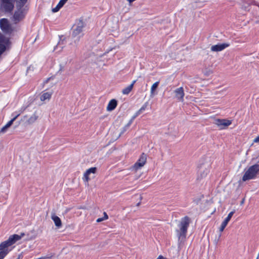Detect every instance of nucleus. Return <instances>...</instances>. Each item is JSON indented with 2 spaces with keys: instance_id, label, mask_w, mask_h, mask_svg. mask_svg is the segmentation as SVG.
Returning <instances> with one entry per match:
<instances>
[{
  "instance_id": "nucleus-1",
  "label": "nucleus",
  "mask_w": 259,
  "mask_h": 259,
  "mask_svg": "<svg viewBox=\"0 0 259 259\" xmlns=\"http://www.w3.org/2000/svg\"><path fill=\"white\" fill-rule=\"evenodd\" d=\"M24 235V233H21L20 235L14 234L10 236L6 241L2 242L0 244V259H3L9 253V246L20 240Z\"/></svg>"
},
{
  "instance_id": "nucleus-2",
  "label": "nucleus",
  "mask_w": 259,
  "mask_h": 259,
  "mask_svg": "<svg viewBox=\"0 0 259 259\" xmlns=\"http://www.w3.org/2000/svg\"><path fill=\"white\" fill-rule=\"evenodd\" d=\"M190 223V218L186 216L183 218L179 225V229L177 230L179 241H183L186 236L188 228Z\"/></svg>"
},
{
  "instance_id": "nucleus-3",
  "label": "nucleus",
  "mask_w": 259,
  "mask_h": 259,
  "mask_svg": "<svg viewBox=\"0 0 259 259\" xmlns=\"http://www.w3.org/2000/svg\"><path fill=\"white\" fill-rule=\"evenodd\" d=\"M211 167V162L209 159H206L201 162L198 166L197 179L205 178L208 174Z\"/></svg>"
},
{
  "instance_id": "nucleus-4",
  "label": "nucleus",
  "mask_w": 259,
  "mask_h": 259,
  "mask_svg": "<svg viewBox=\"0 0 259 259\" xmlns=\"http://www.w3.org/2000/svg\"><path fill=\"white\" fill-rule=\"evenodd\" d=\"M259 173V164H255L250 166L245 172L242 177V181L245 182L255 179Z\"/></svg>"
},
{
  "instance_id": "nucleus-5",
  "label": "nucleus",
  "mask_w": 259,
  "mask_h": 259,
  "mask_svg": "<svg viewBox=\"0 0 259 259\" xmlns=\"http://www.w3.org/2000/svg\"><path fill=\"white\" fill-rule=\"evenodd\" d=\"M25 15V9L23 7H17V10L14 12L12 20L14 23L17 24L24 19Z\"/></svg>"
},
{
  "instance_id": "nucleus-6",
  "label": "nucleus",
  "mask_w": 259,
  "mask_h": 259,
  "mask_svg": "<svg viewBox=\"0 0 259 259\" xmlns=\"http://www.w3.org/2000/svg\"><path fill=\"white\" fill-rule=\"evenodd\" d=\"M10 45L9 38L0 33V56L10 48Z\"/></svg>"
},
{
  "instance_id": "nucleus-7",
  "label": "nucleus",
  "mask_w": 259,
  "mask_h": 259,
  "mask_svg": "<svg viewBox=\"0 0 259 259\" xmlns=\"http://www.w3.org/2000/svg\"><path fill=\"white\" fill-rule=\"evenodd\" d=\"M15 0H1V7L6 12H11L14 8Z\"/></svg>"
},
{
  "instance_id": "nucleus-8",
  "label": "nucleus",
  "mask_w": 259,
  "mask_h": 259,
  "mask_svg": "<svg viewBox=\"0 0 259 259\" xmlns=\"http://www.w3.org/2000/svg\"><path fill=\"white\" fill-rule=\"evenodd\" d=\"M147 160V156L144 153H143L138 160L131 167V169L135 171H137L139 169L144 166Z\"/></svg>"
},
{
  "instance_id": "nucleus-9",
  "label": "nucleus",
  "mask_w": 259,
  "mask_h": 259,
  "mask_svg": "<svg viewBox=\"0 0 259 259\" xmlns=\"http://www.w3.org/2000/svg\"><path fill=\"white\" fill-rule=\"evenodd\" d=\"M231 121L226 119H216L214 123L220 129H224L231 124Z\"/></svg>"
},
{
  "instance_id": "nucleus-10",
  "label": "nucleus",
  "mask_w": 259,
  "mask_h": 259,
  "mask_svg": "<svg viewBox=\"0 0 259 259\" xmlns=\"http://www.w3.org/2000/svg\"><path fill=\"white\" fill-rule=\"evenodd\" d=\"M0 27L4 32L8 33L11 31V26L7 19L3 18L0 20Z\"/></svg>"
},
{
  "instance_id": "nucleus-11",
  "label": "nucleus",
  "mask_w": 259,
  "mask_h": 259,
  "mask_svg": "<svg viewBox=\"0 0 259 259\" xmlns=\"http://www.w3.org/2000/svg\"><path fill=\"white\" fill-rule=\"evenodd\" d=\"M230 44L228 43L219 44L212 46L210 50L212 52H220L228 47Z\"/></svg>"
},
{
  "instance_id": "nucleus-12",
  "label": "nucleus",
  "mask_w": 259,
  "mask_h": 259,
  "mask_svg": "<svg viewBox=\"0 0 259 259\" xmlns=\"http://www.w3.org/2000/svg\"><path fill=\"white\" fill-rule=\"evenodd\" d=\"M83 26V22L82 21H79L77 23L76 27L73 30L72 36L76 37L78 35L82 32Z\"/></svg>"
},
{
  "instance_id": "nucleus-13",
  "label": "nucleus",
  "mask_w": 259,
  "mask_h": 259,
  "mask_svg": "<svg viewBox=\"0 0 259 259\" xmlns=\"http://www.w3.org/2000/svg\"><path fill=\"white\" fill-rule=\"evenodd\" d=\"M174 92L176 98L180 101H183L185 93L183 87L176 89Z\"/></svg>"
},
{
  "instance_id": "nucleus-14",
  "label": "nucleus",
  "mask_w": 259,
  "mask_h": 259,
  "mask_svg": "<svg viewBox=\"0 0 259 259\" xmlns=\"http://www.w3.org/2000/svg\"><path fill=\"white\" fill-rule=\"evenodd\" d=\"M97 171V168L96 167H91L87 169L84 173L83 179L86 182H88L90 179L89 175L91 174H95Z\"/></svg>"
},
{
  "instance_id": "nucleus-15",
  "label": "nucleus",
  "mask_w": 259,
  "mask_h": 259,
  "mask_svg": "<svg viewBox=\"0 0 259 259\" xmlns=\"http://www.w3.org/2000/svg\"><path fill=\"white\" fill-rule=\"evenodd\" d=\"M117 105V102L115 99H112L110 100L107 106V110L108 111H111L113 110Z\"/></svg>"
},
{
  "instance_id": "nucleus-16",
  "label": "nucleus",
  "mask_w": 259,
  "mask_h": 259,
  "mask_svg": "<svg viewBox=\"0 0 259 259\" xmlns=\"http://www.w3.org/2000/svg\"><path fill=\"white\" fill-rule=\"evenodd\" d=\"M51 219L54 221L56 227L58 228H60L62 226V222L61 219L54 213L52 214Z\"/></svg>"
},
{
  "instance_id": "nucleus-17",
  "label": "nucleus",
  "mask_w": 259,
  "mask_h": 259,
  "mask_svg": "<svg viewBox=\"0 0 259 259\" xmlns=\"http://www.w3.org/2000/svg\"><path fill=\"white\" fill-rule=\"evenodd\" d=\"M53 94L52 92H45L42 94V95L40 96V100L41 101H45V100H49Z\"/></svg>"
},
{
  "instance_id": "nucleus-18",
  "label": "nucleus",
  "mask_w": 259,
  "mask_h": 259,
  "mask_svg": "<svg viewBox=\"0 0 259 259\" xmlns=\"http://www.w3.org/2000/svg\"><path fill=\"white\" fill-rule=\"evenodd\" d=\"M65 37H64L63 36H60V40L58 43V45L54 48V51L58 49L59 46H62L60 47V49L59 50V51H61L63 48L64 45H65Z\"/></svg>"
},
{
  "instance_id": "nucleus-19",
  "label": "nucleus",
  "mask_w": 259,
  "mask_h": 259,
  "mask_svg": "<svg viewBox=\"0 0 259 259\" xmlns=\"http://www.w3.org/2000/svg\"><path fill=\"white\" fill-rule=\"evenodd\" d=\"M159 83V81H156L154 83H153L151 88V91H150V97H153L154 96V92L155 91L157 88L158 84Z\"/></svg>"
},
{
  "instance_id": "nucleus-20",
  "label": "nucleus",
  "mask_w": 259,
  "mask_h": 259,
  "mask_svg": "<svg viewBox=\"0 0 259 259\" xmlns=\"http://www.w3.org/2000/svg\"><path fill=\"white\" fill-rule=\"evenodd\" d=\"M38 116L35 113L30 117V118L27 120V122L29 124H32L38 119Z\"/></svg>"
},
{
  "instance_id": "nucleus-21",
  "label": "nucleus",
  "mask_w": 259,
  "mask_h": 259,
  "mask_svg": "<svg viewBox=\"0 0 259 259\" xmlns=\"http://www.w3.org/2000/svg\"><path fill=\"white\" fill-rule=\"evenodd\" d=\"M133 89V85H129L122 90V93L124 95H128Z\"/></svg>"
},
{
  "instance_id": "nucleus-22",
  "label": "nucleus",
  "mask_w": 259,
  "mask_h": 259,
  "mask_svg": "<svg viewBox=\"0 0 259 259\" xmlns=\"http://www.w3.org/2000/svg\"><path fill=\"white\" fill-rule=\"evenodd\" d=\"M27 0H18L17 2V7H23L27 3Z\"/></svg>"
},
{
  "instance_id": "nucleus-23",
  "label": "nucleus",
  "mask_w": 259,
  "mask_h": 259,
  "mask_svg": "<svg viewBox=\"0 0 259 259\" xmlns=\"http://www.w3.org/2000/svg\"><path fill=\"white\" fill-rule=\"evenodd\" d=\"M147 103H145L136 113L135 115V116H138L139 114H140L143 111H144L146 107H147Z\"/></svg>"
},
{
  "instance_id": "nucleus-24",
  "label": "nucleus",
  "mask_w": 259,
  "mask_h": 259,
  "mask_svg": "<svg viewBox=\"0 0 259 259\" xmlns=\"http://www.w3.org/2000/svg\"><path fill=\"white\" fill-rule=\"evenodd\" d=\"M235 210H233V211H231L228 215L227 217L225 219V221L229 222L230 220H231V218L232 217L233 214L235 213Z\"/></svg>"
},
{
  "instance_id": "nucleus-25",
  "label": "nucleus",
  "mask_w": 259,
  "mask_h": 259,
  "mask_svg": "<svg viewBox=\"0 0 259 259\" xmlns=\"http://www.w3.org/2000/svg\"><path fill=\"white\" fill-rule=\"evenodd\" d=\"M61 8H62V7H61V6H60V5H59L58 4V5H57V6H56L55 8H53V9H52V11H53V12H54V13L57 12H58V11H59V10Z\"/></svg>"
},
{
  "instance_id": "nucleus-26",
  "label": "nucleus",
  "mask_w": 259,
  "mask_h": 259,
  "mask_svg": "<svg viewBox=\"0 0 259 259\" xmlns=\"http://www.w3.org/2000/svg\"><path fill=\"white\" fill-rule=\"evenodd\" d=\"M9 127V126H8L7 124H6L4 126H3L1 128V130L0 131V133H5Z\"/></svg>"
},
{
  "instance_id": "nucleus-27",
  "label": "nucleus",
  "mask_w": 259,
  "mask_h": 259,
  "mask_svg": "<svg viewBox=\"0 0 259 259\" xmlns=\"http://www.w3.org/2000/svg\"><path fill=\"white\" fill-rule=\"evenodd\" d=\"M129 127V126H126V125H125L124 126V127L122 128L121 132H120L119 136L118 137V138H119L122 134H123L126 130Z\"/></svg>"
},
{
  "instance_id": "nucleus-28",
  "label": "nucleus",
  "mask_w": 259,
  "mask_h": 259,
  "mask_svg": "<svg viewBox=\"0 0 259 259\" xmlns=\"http://www.w3.org/2000/svg\"><path fill=\"white\" fill-rule=\"evenodd\" d=\"M137 116H135V115H134L132 118L128 121V122L126 124V126H129L131 125V124L132 123L133 121V120Z\"/></svg>"
},
{
  "instance_id": "nucleus-29",
  "label": "nucleus",
  "mask_w": 259,
  "mask_h": 259,
  "mask_svg": "<svg viewBox=\"0 0 259 259\" xmlns=\"http://www.w3.org/2000/svg\"><path fill=\"white\" fill-rule=\"evenodd\" d=\"M67 1L68 0H60L58 4L62 7Z\"/></svg>"
},
{
  "instance_id": "nucleus-30",
  "label": "nucleus",
  "mask_w": 259,
  "mask_h": 259,
  "mask_svg": "<svg viewBox=\"0 0 259 259\" xmlns=\"http://www.w3.org/2000/svg\"><path fill=\"white\" fill-rule=\"evenodd\" d=\"M24 110V109L22 110L21 112L17 113L16 115L14 116V117L12 118V119L15 121L17 117L20 115L21 113H22Z\"/></svg>"
},
{
  "instance_id": "nucleus-31",
  "label": "nucleus",
  "mask_w": 259,
  "mask_h": 259,
  "mask_svg": "<svg viewBox=\"0 0 259 259\" xmlns=\"http://www.w3.org/2000/svg\"><path fill=\"white\" fill-rule=\"evenodd\" d=\"M14 120L12 119L11 120H10L6 124L9 126V127L11 126V125L13 124V123L14 122Z\"/></svg>"
},
{
  "instance_id": "nucleus-32",
  "label": "nucleus",
  "mask_w": 259,
  "mask_h": 259,
  "mask_svg": "<svg viewBox=\"0 0 259 259\" xmlns=\"http://www.w3.org/2000/svg\"><path fill=\"white\" fill-rule=\"evenodd\" d=\"M254 143H259V135L257 136L253 140Z\"/></svg>"
},
{
  "instance_id": "nucleus-33",
  "label": "nucleus",
  "mask_w": 259,
  "mask_h": 259,
  "mask_svg": "<svg viewBox=\"0 0 259 259\" xmlns=\"http://www.w3.org/2000/svg\"><path fill=\"white\" fill-rule=\"evenodd\" d=\"M228 223V222H227L226 221L224 220V221L222 222V223L221 225H222V226H224V227H226V226L227 225Z\"/></svg>"
},
{
  "instance_id": "nucleus-34",
  "label": "nucleus",
  "mask_w": 259,
  "mask_h": 259,
  "mask_svg": "<svg viewBox=\"0 0 259 259\" xmlns=\"http://www.w3.org/2000/svg\"><path fill=\"white\" fill-rule=\"evenodd\" d=\"M103 214H104V217H103V218L104 219V220H107L108 218V216L107 214L106 213V212H104L103 213Z\"/></svg>"
},
{
  "instance_id": "nucleus-35",
  "label": "nucleus",
  "mask_w": 259,
  "mask_h": 259,
  "mask_svg": "<svg viewBox=\"0 0 259 259\" xmlns=\"http://www.w3.org/2000/svg\"><path fill=\"white\" fill-rule=\"evenodd\" d=\"M156 259H168V258L160 255Z\"/></svg>"
},
{
  "instance_id": "nucleus-36",
  "label": "nucleus",
  "mask_w": 259,
  "mask_h": 259,
  "mask_svg": "<svg viewBox=\"0 0 259 259\" xmlns=\"http://www.w3.org/2000/svg\"><path fill=\"white\" fill-rule=\"evenodd\" d=\"M103 221H104V219L103 218H100L97 220V222L99 223Z\"/></svg>"
},
{
  "instance_id": "nucleus-37",
  "label": "nucleus",
  "mask_w": 259,
  "mask_h": 259,
  "mask_svg": "<svg viewBox=\"0 0 259 259\" xmlns=\"http://www.w3.org/2000/svg\"><path fill=\"white\" fill-rule=\"evenodd\" d=\"M225 227L223 226H221L220 228V232H223L224 231V230L225 229Z\"/></svg>"
},
{
  "instance_id": "nucleus-38",
  "label": "nucleus",
  "mask_w": 259,
  "mask_h": 259,
  "mask_svg": "<svg viewBox=\"0 0 259 259\" xmlns=\"http://www.w3.org/2000/svg\"><path fill=\"white\" fill-rule=\"evenodd\" d=\"M64 70V67L62 65H60L59 71H62Z\"/></svg>"
},
{
  "instance_id": "nucleus-39",
  "label": "nucleus",
  "mask_w": 259,
  "mask_h": 259,
  "mask_svg": "<svg viewBox=\"0 0 259 259\" xmlns=\"http://www.w3.org/2000/svg\"><path fill=\"white\" fill-rule=\"evenodd\" d=\"M136 82V80H135L133 81V82L130 85H133V87H134V84Z\"/></svg>"
},
{
  "instance_id": "nucleus-40",
  "label": "nucleus",
  "mask_w": 259,
  "mask_h": 259,
  "mask_svg": "<svg viewBox=\"0 0 259 259\" xmlns=\"http://www.w3.org/2000/svg\"><path fill=\"white\" fill-rule=\"evenodd\" d=\"M126 1H128L130 4H131L132 3L135 1L136 0H126Z\"/></svg>"
},
{
  "instance_id": "nucleus-41",
  "label": "nucleus",
  "mask_w": 259,
  "mask_h": 259,
  "mask_svg": "<svg viewBox=\"0 0 259 259\" xmlns=\"http://www.w3.org/2000/svg\"><path fill=\"white\" fill-rule=\"evenodd\" d=\"M244 203V200H242V201H241V204H243Z\"/></svg>"
},
{
  "instance_id": "nucleus-42",
  "label": "nucleus",
  "mask_w": 259,
  "mask_h": 259,
  "mask_svg": "<svg viewBox=\"0 0 259 259\" xmlns=\"http://www.w3.org/2000/svg\"><path fill=\"white\" fill-rule=\"evenodd\" d=\"M256 259H258V257H257V258H256Z\"/></svg>"
},
{
  "instance_id": "nucleus-43",
  "label": "nucleus",
  "mask_w": 259,
  "mask_h": 259,
  "mask_svg": "<svg viewBox=\"0 0 259 259\" xmlns=\"http://www.w3.org/2000/svg\"><path fill=\"white\" fill-rule=\"evenodd\" d=\"M17 259H19V258H17Z\"/></svg>"
}]
</instances>
